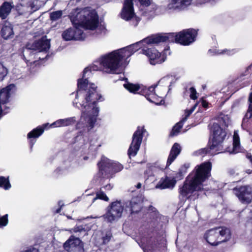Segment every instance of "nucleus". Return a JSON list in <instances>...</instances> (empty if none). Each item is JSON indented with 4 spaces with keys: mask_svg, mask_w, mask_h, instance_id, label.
Returning <instances> with one entry per match:
<instances>
[{
    "mask_svg": "<svg viewBox=\"0 0 252 252\" xmlns=\"http://www.w3.org/2000/svg\"><path fill=\"white\" fill-rule=\"evenodd\" d=\"M63 12L61 10L56 11L50 13V19L52 21H56L59 19L62 16Z\"/></svg>",
    "mask_w": 252,
    "mask_h": 252,
    "instance_id": "2f4dec72",
    "label": "nucleus"
},
{
    "mask_svg": "<svg viewBox=\"0 0 252 252\" xmlns=\"http://www.w3.org/2000/svg\"><path fill=\"white\" fill-rule=\"evenodd\" d=\"M190 91V97L192 99H195L197 96L196 95V91L193 87H191L189 89Z\"/></svg>",
    "mask_w": 252,
    "mask_h": 252,
    "instance_id": "e433bc0d",
    "label": "nucleus"
},
{
    "mask_svg": "<svg viewBox=\"0 0 252 252\" xmlns=\"http://www.w3.org/2000/svg\"><path fill=\"white\" fill-rule=\"evenodd\" d=\"M22 252H39L38 250L35 248H32L29 249H28L25 251H23Z\"/></svg>",
    "mask_w": 252,
    "mask_h": 252,
    "instance_id": "37998d69",
    "label": "nucleus"
},
{
    "mask_svg": "<svg viewBox=\"0 0 252 252\" xmlns=\"http://www.w3.org/2000/svg\"><path fill=\"white\" fill-rule=\"evenodd\" d=\"M234 194L243 203H249L252 200V189L249 186H242L234 189Z\"/></svg>",
    "mask_w": 252,
    "mask_h": 252,
    "instance_id": "f8f14e48",
    "label": "nucleus"
},
{
    "mask_svg": "<svg viewBox=\"0 0 252 252\" xmlns=\"http://www.w3.org/2000/svg\"><path fill=\"white\" fill-rule=\"evenodd\" d=\"M247 158H250V161L252 164V156H249V155H247Z\"/></svg>",
    "mask_w": 252,
    "mask_h": 252,
    "instance_id": "09e8293b",
    "label": "nucleus"
},
{
    "mask_svg": "<svg viewBox=\"0 0 252 252\" xmlns=\"http://www.w3.org/2000/svg\"><path fill=\"white\" fill-rule=\"evenodd\" d=\"M200 102H201V104L202 105V106L205 108H208V103L204 99H202Z\"/></svg>",
    "mask_w": 252,
    "mask_h": 252,
    "instance_id": "79ce46f5",
    "label": "nucleus"
},
{
    "mask_svg": "<svg viewBox=\"0 0 252 252\" xmlns=\"http://www.w3.org/2000/svg\"><path fill=\"white\" fill-rule=\"evenodd\" d=\"M140 3V11L141 14L147 18L154 16L157 8V5L151 2L150 0H138Z\"/></svg>",
    "mask_w": 252,
    "mask_h": 252,
    "instance_id": "ddd939ff",
    "label": "nucleus"
},
{
    "mask_svg": "<svg viewBox=\"0 0 252 252\" xmlns=\"http://www.w3.org/2000/svg\"><path fill=\"white\" fill-rule=\"evenodd\" d=\"M251 213H252V212H251Z\"/></svg>",
    "mask_w": 252,
    "mask_h": 252,
    "instance_id": "603ef678",
    "label": "nucleus"
},
{
    "mask_svg": "<svg viewBox=\"0 0 252 252\" xmlns=\"http://www.w3.org/2000/svg\"><path fill=\"white\" fill-rule=\"evenodd\" d=\"M12 3L4 2L0 6V18L3 20L5 19L10 13L11 8L14 5Z\"/></svg>",
    "mask_w": 252,
    "mask_h": 252,
    "instance_id": "b1692460",
    "label": "nucleus"
},
{
    "mask_svg": "<svg viewBox=\"0 0 252 252\" xmlns=\"http://www.w3.org/2000/svg\"><path fill=\"white\" fill-rule=\"evenodd\" d=\"M8 222V215L6 214L0 218V227L5 226Z\"/></svg>",
    "mask_w": 252,
    "mask_h": 252,
    "instance_id": "f704fd0d",
    "label": "nucleus"
},
{
    "mask_svg": "<svg viewBox=\"0 0 252 252\" xmlns=\"http://www.w3.org/2000/svg\"><path fill=\"white\" fill-rule=\"evenodd\" d=\"M145 132L146 130L143 126L137 127V130L133 134L132 142L128 150V155L130 157H134L137 154Z\"/></svg>",
    "mask_w": 252,
    "mask_h": 252,
    "instance_id": "6e6552de",
    "label": "nucleus"
},
{
    "mask_svg": "<svg viewBox=\"0 0 252 252\" xmlns=\"http://www.w3.org/2000/svg\"><path fill=\"white\" fill-rule=\"evenodd\" d=\"M139 246L142 248L144 252H152L153 248L149 245H145L144 243L141 244L139 243Z\"/></svg>",
    "mask_w": 252,
    "mask_h": 252,
    "instance_id": "c9c22d12",
    "label": "nucleus"
},
{
    "mask_svg": "<svg viewBox=\"0 0 252 252\" xmlns=\"http://www.w3.org/2000/svg\"><path fill=\"white\" fill-rule=\"evenodd\" d=\"M0 187L3 188L5 189H9L11 186L9 181L3 177H0Z\"/></svg>",
    "mask_w": 252,
    "mask_h": 252,
    "instance_id": "7c9ffc66",
    "label": "nucleus"
},
{
    "mask_svg": "<svg viewBox=\"0 0 252 252\" xmlns=\"http://www.w3.org/2000/svg\"><path fill=\"white\" fill-rule=\"evenodd\" d=\"M168 79L167 77H163L161 78L158 82V84H163L165 83V81Z\"/></svg>",
    "mask_w": 252,
    "mask_h": 252,
    "instance_id": "c03bdc74",
    "label": "nucleus"
},
{
    "mask_svg": "<svg viewBox=\"0 0 252 252\" xmlns=\"http://www.w3.org/2000/svg\"><path fill=\"white\" fill-rule=\"evenodd\" d=\"M212 165L210 162H206L197 165L186 178L183 186L179 189L180 196L188 198L195 191L206 189L203 183L210 176Z\"/></svg>",
    "mask_w": 252,
    "mask_h": 252,
    "instance_id": "7ed1b4c3",
    "label": "nucleus"
},
{
    "mask_svg": "<svg viewBox=\"0 0 252 252\" xmlns=\"http://www.w3.org/2000/svg\"><path fill=\"white\" fill-rule=\"evenodd\" d=\"M176 184V180L171 177L166 176L160 179L158 184L156 185L157 189H173Z\"/></svg>",
    "mask_w": 252,
    "mask_h": 252,
    "instance_id": "aec40b11",
    "label": "nucleus"
},
{
    "mask_svg": "<svg viewBox=\"0 0 252 252\" xmlns=\"http://www.w3.org/2000/svg\"><path fill=\"white\" fill-rule=\"evenodd\" d=\"M229 123L230 119L227 115H221L219 118L218 123H214L211 128L212 141L210 147L200 150V154L209 153L214 155L222 152V143L226 136V132L223 126H227Z\"/></svg>",
    "mask_w": 252,
    "mask_h": 252,
    "instance_id": "20e7f679",
    "label": "nucleus"
},
{
    "mask_svg": "<svg viewBox=\"0 0 252 252\" xmlns=\"http://www.w3.org/2000/svg\"><path fill=\"white\" fill-rule=\"evenodd\" d=\"M83 158L84 160H87L88 158L87 156H85Z\"/></svg>",
    "mask_w": 252,
    "mask_h": 252,
    "instance_id": "3c124183",
    "label": "nucleus"
},
{
    "mask_svg": "<svg viewBox=\"0 0 252 252\" xmlns=\"http://www.w3.org/2000/svg\"><path fill=\"white\" fill-rule=\"evenodd\" d=\"M240 151V140L238 132L235 131L233 135V151L230 152L232 154H236Z\"/></svg>",
    "mask_w": 252,
    "mask_h": 252,
    "instance_id": "bb28decb",
    "label": "nucleus"
},
{
    "mask_svg": "<svg viewBox=\"0 0 252 252\" xmlns=\"http://www.w3.org/2000/svg\"><path fill=\"white\" fill-rule=\"evenodd\" d=\"M48 125V124H46L43 125L44 127H37L33 129L32 131L30 132L27 135L28 138H37L40 136L44 132V128Z\"/></svg>",
    "mask_w": 252,
    "mask_h": 252,
    "instance_id": "a878e982",
    "label": "nucleus"
},
{
    "mask_svg": "<svg viewBox=\"0 0 252 252\" xmlns=\"http://www.w3.org/2000/svg\"><path fill=\"white\" fill-rule=\"evenodd\" d=\"M157 85L152 86L148 88L145 87L143 89L144 95L149 101L157 105L161 104L163 101L162 97L158 95L155 92V89Z\"/></svg>",
    "mask_w": 252,
    "mask_h": 252,
    "instance_id": "4468645a",
    "label": "nucleus"
},
{
    "mask_svg": "<svg viewBox=\"0 0 252 252\" xmlns=\"http://www.w3.org/2000/svg\"><path fill=\"white\" fill-rule=\"evenodd\" d=\"M99 168L98 176L100 177L99 183L102 186L105 179L112 178L113 174L120 172L123 169V166L116 162H114L105 157L101 158L98 163Z\"/></svg>",
    "mask_w": 252,
    "mask_h": 252,
    "instance_id": "423d86ee",
    "label": "nucleus"
},
{
    "mask_svg": "<svg viewBox=\"0 0 252 252\" xmlns=\"http://www.w3.org/2000/svg\"><path fill=\"white\" fill-rule=\"evenodd\" d=\"M0 33L1 36L4 39L11 38L13 37L14 32L10 23L7 22L4 23L1 28Z\"/></svg>",
    "mask_w": 252,
    "mask_h": 252,
    "instance_id": "412c9836",
    "label": "nucleus"
},
{
    "mask_svg": "<svg viewBox=\"0 0 252 252\" xmlns=\"http://www.w3.org/2000/svg\"><path fill=\"white\" fill-rule=\"evenodd\" d=\"M97 199L103 200L105 201H108L109 199L104 192V191L100 189L96 192V196L93 198V201Z\"/></svg>",
    "mask_w": 252,
    "mask_h": 252,
    "instance_id": "c756f323",
    "label": "nucleus"
},
{
    "mask_svg": "<svg viewBox=\"0 0 252 252\" xmlns=\"http://www.w3.org/2000/svg\"><path fill=\"white\" fill-rule=\"evenodd\" d=\"M63 246L66 251L70 252L82 247L83 244L79 238L71 236L64 244Z\"/></svg>",
    "mask_w": 252,
    "mask_h": 252,
    "instance_id": "a211bd4d",
    "label": "nucleus"
},
{
    "mask_svg": "<svg viewBox=\"0 0 252 252\" xmlns=\"http://www.w3.org/2000/svg\"><path fill=\"white\" fill-rule=\"evenodd\" d=\"M69 16L74 28H69L62 33L63 38L66 41L84 39L86 35L80 28L90 30L96 29L99 34L105 32L104 26H98V15L94 9L77 8L71 11Z\"/></svg>",
    "mask_w": 252,
    "mask_h": 252,
    "instance_id": "f03ea898",
    "label": "nucleus"
},
{
    "mask_svg": "<svg viewBox=\"0 0 252 252\" xmlns=\"http://www.w3.org/2000/svg\"><path fill=\"white\" fill-rule=\"evenodd\" d=\"M198 103H195L194 106L189 110H186L185 113V117L182 120L177 123L173 128L172 131L170 133V135L172 136L177 135L179 133L180 129L183 126V124L184 123L190 115L194 111L195 109L197 107Z\"/></svg>",
    "mask_w": 252,
    "mask_h": 252,
    "instance_id": "6ab92c4d",
    "label": "nucleus"
},
{
    "mask_svg": "<svg viewBox=\"0 0 252 252\" xmlns=\"http://www.w3.org/2000/svg\"><path fill=\"white\" fill-rule=\"evenodd\" d=\"M31 44H28L26 47L23 49L22 55L23 59L27 64H30L31 68L33 66H36L39 64L38 61L43 59L39 55V53L37 52L34 49H32ZM29 65V64H28Z\"/></svg>",
    "mask_w": 252,
    "mask_h": 252,
    "instance_id": "1a4fd4ad",
    "label": "nucleus"
},
{
    "mask_svg": "<svg viewBox=\"0 0 252 252\" xmlns=\"http://www.w3.org/2000/svg\"><path fill=\"white\" fill-rule=\"evenodd\" d=\"M34 143H35V141H34L33 140H31V141H30L31 148H32Z\"/></svg>",
    "mask_w": 252,
    "mask_h": 252,
    "instance_id": "49530a36",
    "label": "nucleus"
},
{
    "mask_svg": "<svg viewBox=\"0 0 252 252\" xmlns=\"http://www.w3.org/2000/svg\"><path fill=\"white\" fill-rule=\"evenodd\" d=\"M83 231H85L84 228L82 226H76L74 228L73 231L74 232H82Z\"/></svg>",
    "mask_w": 252,
    "mask_h": 252,
    "instance_id": "a19ab883",
    "label": "nucleus"
},
{
    "mask_svg": "<svg viewBox=\"0 0 252 252\" xmlns=\"http://www.w3.org/2000/svg\"><path fill=\"white\" fill-rule=\"evenodd\" d=\"M111 237V234L110 233L107 234L105 236L103 237V240L104 243H108Z\"/></svg>",
    "mask_w": 252,
    "mask_h": 252,
    "instance_id": "58836bf2",
    "label": "nucleus"
},
{
    "mask_svg": "<svg viewBox=\"0 0 252 252\" xmlns=\"http://www.w3.org/2000/svg\"><path fill=\"white\" fill-rule=\"evenodd\" d=\"M113 188V186L110 184H108L105 186H102L100 189L102 190L104 189L106 191L110 190Z\"/></svg>",
    "mask_w": 252,
    "mask_h": 252,
    "instance_id": "ea45409f",
    "label": "nucleus"
},
{
    "mask_svg": "<svg viewBox=\"0 0 252 252\" xmlns=\"http://www.w3.org/2000/svg\"><path fill=\"white\" fill-rule=\"evenodd\" d=\"M181 146L179 144L176 143L173 145L167 161V167L169 166L173 162L181 152Z\"/></svg>",
    "mask_w": 252,
    "mask_h": 252,
    "instance_id": "5701e85b",
    "label": "nucleus"
},
{
    "mask_svg": "<svg viewBox=\"0 0 252 252\" xmlns=\"http://www.w3.org/2000/svg\"><path fill=\"white\" fill-rule=\"evenodd\" d=\"M159 38V34L153 35L125 48L102 55L94 62L92 66L84 69L82 78L78 80V90L73 104L80 108L79 103L81 107V121L85 123L88 130L92 129L96 122L99 113L96 102L101 97L95 84L89 83L88 80L91 76L92 70L118 74L121 72L120 66L127 65L129 62L127 59L140 48H142V54L148 58L150 64L161 63L166 57L152 47V44L160 43Z\"/></svg>",
    "mask_w": 252,
    "mask_h": 252,
    "instance_id": "f257e3e1",
    "label": "nucleus"
},
{
    "mask_svg": "<svg viewBox=\"0 0 252 252\" xmlns=\"http://www.w3.org/2000/svg\"><path fill=\"white\" fill-rule=\"evenodd\" d=\"M250 102V105L248 112L246 115V117L250 119L252 117V92L250 94L249 99Z\"/></svg>",
    "mask_w": 252,
    "mask_h": 252,
    "instance_id": "473e14b6",
    "label": "nucleus"
},
{
    "mask_svg": "<svg viewBox=\"0 0 252 252\" xmlns=\"http://www.w3.org/2000/svg\"><path fill=\"white\" fill-rule=\"evenodd\" d=\"M60 210H61V209H57V210H56V213H60Z\"/></svg>",
    "mask_w": 252,
    "mask_h": 252,
    "instance_id": "8fccbe9b",
    "label": "nucleus"
},
{
    "mask_svg": "<svg viewBox=\"0 0 252 252\" xmlns=\"http://www.w3.org/2000/svg\"><path fill=\"white\" fill-rule=\"evenodd\" d=\"M32 49H34L40 56V52H47L50 47V40L46 38V36L43 37L41 39L35 41L32 44Z\"/></svg>",
    "mask_w": 252,
    "mask_h": 252,
    "instance_id": "f3484780",
    "label": "nucleus"
},
{
    "mask_svg": "<svg viewBox=\"0 0 252 252\" xmlns=\"http://www.w3.org/2000/svg\"><path fill=\"white\" fill-rule=\"evenodd\" d=\"M121 17L125 20H131L132 25L137 26L140 19L134 15L132 0H125L121 12Z\"/></svg>",
    "mask_w": 252,
    "mask_h": 252,
    "instance_id": "9d476101",
    "label": "nucleus"
},
{
    "mask_svg": "<svg viewBox=\"0 0 252 252\" xmlns=\"http://www.w3.org/2000/svg\"><path fill=\"white\" fill-rule=\"evenodd\" d=\"M76 121V119L75 117L59 119L52 123L50 126L54 127L66 126L74 124Z\"/></svg>",
    "mask_w": 252,
    "mask_h": 252,
    "instance_id": "4be33fe9",
    "label": "nucleus"
},
{
    "mask_svg": "<svg viewBox=\"0 0 252 252\" xmlns=\"http://www.w3.org/2000/svg\"><path fill=\"white\" fill-rule=\"evenodd\" d=\"M136 188H137V189H140V188H141V183H138V184H137V185H136Z\"/></svg>",
    "mask_w": 252,
    "mask_h": 252,
    "instance_id": "de8ad7c7",
    "label": "nucleus"
},
{
    "mask_svg": "<svg viewBox=\"0 0 252 252\" xmlns=\"http://www.w3.org/2000/svg\"><path fill=\"white\" fill-rule=\"evenodd\" d=\"M4 49V45L2 43V39L0 37V53H1Z\"/></svg>",
    "mask_w": 252,
    "mask_h": 252,
    "instance_id": "a18cd8bd",
    "label": "nucleus"
},
{
    "mask_svg": "<svg viewBox=\"0 0 252 252\" xmlns=\"http://www.w3.org/2000/svg\"><path fill=\"white\" fill-rule=\"evenodd\" d=\"M124 87L129 92L134 94L138 93V91L140 89V86L139 85L130 83L124 84Z\"/></svg>",
    "mask_w": 252,
    "mask_h": 252,
    "instance_id": "cd10ccee",
    "label": "nucleus"
},
{
    "mask_svg": "<svg viewBox=\"0 0 252 252\" xmlns=\"http://www.w3.org/2000/svg\"><path fill=\"white\" fill-rule=\"evenodd\" d=\"M230 231L226 227H218L208 230L204 234L206 241L212 246L226 242L230 238Z\"/></svg>",
    "mask_w": 252,
    "mask_h": 252,
    "instance_id": "0eeeda50",
    "label": "nucleus"
},
{
    "mask_svg": "<svg viewBox=\"0 0 252 252\" xmlns=\"http://www.w3.org/2000/svg\"><path fill=\"white\" fill-rule=\"evenodd\" d=\"M236 52V50L235 49H233L232 50H228L227 49L223 50H215V52H213L211 49H210L208 51V53L211 55L214 54H227L228 55H231L234 54Z\"/></svg>",
    "mask_w": 252,
    "mask_h": 252,
    "instance_id": "c85d7f7f",
    "label": "nucleus"
},
{
    "mask_svg": "<svg viewBox=\"0 0 252 252\" xmlns=\"http://www.w3.org/2000/svg\"><path fill=\"white\" fill-rule=\"evenodd\" d=\"M124 206L121 201L111 203L107 212L104 215V218L109 222H112L119 219L122 214Z\"/></svg>",
    "mask_w": 252,
    "mask_h": 252,
    "instance_id": "9b49d317",
    "label": "nucleus"
},
{
    "mask_svg": "<svg viewBox=\"0 0 252 252\" xmlns=\"http://www.w3.org/2000/svg\"><path fill=\"white\" fill-rule=\"evenodd\" d=\"M148 215L150 217V219L148 220V228H155L158 223V213L155 211H153L152 213L149 214Z\"/></svg>",
    "mask_w": 252,
    "mask_h": 252,
    "instance_id": "393cba45",
    "label": "nucleus"
},
{
    "mask_svg": "<svg viewBox=\"0 0 252 252\" xmlns=\"http://www.w3.org/2000/svg\"><path fill=\"white\" fill-rule=\"evenodd\" d=\"M141 201L139 197L133 198L125 203V210L130 214L138 212L141 208Z\"/></svg>",
    "mask_w": 252,
    "mask_h": 252,
    "instance_id": "dca6fc26",
    "label": "nucleus"
},
{
    "mask_svg": "<svg viewBox=\"0 0 252 252\" xmlns=\"http://www.w3.org/2000/svg\"><path fill=\"white\" fill-rule=\"evenodd\" d=\"M192 0H169L167 8L171 10H182L189 6Z\"/></svg>",
    "mask_w": 252,
    "mask_h": 252,
    "instance_id": "2eb2a0df",
    "label": "nucleus"
},
{
    "mask_svg": "<svg viewBox=\"0 0 252 252\" xmlns=\"http://www.w3.org/2000/svg\"><path fill=\"white\" fill-rule=\"evenodd\" d=\"M7 69L3 66L2 63H0V80H3L4 77L7 74Z\"/></svg>",
    "mask_w": 252,
    "mask_h": 252,
    "instance_id": "72a5a7b5",
    "label": "nucleus"
},
{
    "mask_svg": "<svg viewBox=\"0 0 252 252\" xmlns=\"http://www.w3.org/2000/svg\"><path fill=\"white\" fill-rule=\"evenodd\" d=\"M171 177V178H174L177 181V180H180L182 179L183 178V175L181 171H179L175 173L173 176Z\"/></svg>",
    "mask_w": 252,
    "mask_h": 252,
    "instance_id": "4c0bfd02",
    "label": "nucleus"
},
{
    "mask_svg": "<svg viewBox=\"0 0 252 252\" xmlns=\"http://www.w3.org/2000/svg\"><path fill=\"white\" fill-rule=\"evenodd\" d=\"M197 31L193 29L183 30L178 33L159 34L160 43L166 41L176 42L183 45H189L195 40Z\"/></svg>",
    "mask_w": 252,
    "mask_h": 252,
    "instance_id": "39448f33",
    "label": "nucleus"
}]
</instances>
